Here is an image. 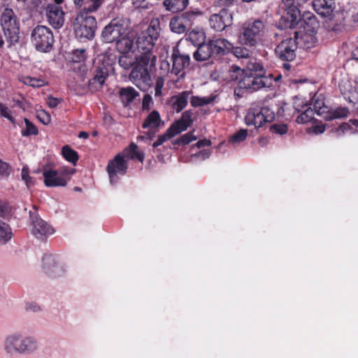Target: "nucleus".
I'll use <instances>...</instances> for the list:
<instances>
[{"instance_id": "nucleus-1", "label": "nucleus", "mask_w": 358, "mask_h": 358, "mask_svg": "<svg viewBox=\"0 0 358 358\" xmlns=\"http://www.w3.org/2000/svg\"><path fill=\"white\" fill-rule=\"evenodd\" d=\"M106 43H115L117 50L122 53L133 51L134 48L132 36H129L128 25L122 19H113L101 32Z\"/></svg>"}, {"instance_id": "nucleus-2", "label": "nucleus", "mask_w": 358, "mask_h": 358, "mask_svg": "<svg viewBox=\"0 0 358 358\" xmlns=\"http://www.w3.org/2000/svg\"><path fill=\"white\" fill-rule=\"evenodd\" d=\"M160 29L159 20L154 18L148 29L142 31L136 39V48L141 53L138 57L144 64H156L157 58L152 50L159 36Z\"/></svg>"}, {"instance_id": "nucleus-3", "label": "nucleus", "mask_w": 358, "mask_h": 358, "mask_svg": "<svg viewBox=\"0 0 358 358\" xmlns=\"http://www.w3.org/2000/svg\"><path fill=\"white\" fill-rule=\"evenodd\" d=\"M38 348V343L35 337L20 331L8 334L3 342V349L10 356L30 355Z\"/></svg>"}, {"instance_id": "nucleus-4", "label": "nucleus", "mask_w": 358, "mask_h": 358, "mask_svg": "<svg viewBox=\"0 0 358 358\" xmlns=\"http://www.w3.org/2000/svg\"><path fill=\"white\" fill-rule=\"evenodd\" d=\"M265 29L266 24L261 20L248 21L243 23L239 29L238 41L242 45L254 47L260 41Z\"/></svg>"}, {"instance_id": "nucleus-5", "label": "nucleus", "mask_w": 358, "mask_h": 358, "mask_svg": "<svg viewBox=\"0 0 358 358\" xmlns=\"http://www.w3.org/2000/svg\"><path fill=\"white\" fill-rule=\"evenodd\" d=\"M171 60L173 62L172 69L168 73L169 78V83H171L176 87H180L179 85L181 80L185 78V72L184 69L189 64V56L182 55L180 52L178 47H174L172 52Z\"/></svg>"}, {"instance_id": "nucleus-6", "label": "nucleus", "mask_w": 358, "mask_h": 358, "mask_svg": "<svg viewBox=\"0 0 358 358\" xmlns=\"http://www.w3.org/2000/svg\"><path fill=\"white\" fill-rule=\"evenodd\" d=\"M96 28V20L85 10H80L75 19L73 29L76 37L92 39Z\"/></svg>"}, {"instance_id": "nucleus-7", "label": "nucleus", "mask_w": 358, "mask_h": 358, "mask_svg": "<svg viewBox=\"0 0 358 358\" xmlns=\"http://www.w3.org/2000/svg\"><path fill=\"white\" fill-rule=\"evenodd\" d=\"M1 25L7 41L14 44L19 41V23L11 8H6L1 15Z\"/></svg>"}, {"instance_id": "nucleus-8", "label": "nucleus", "mask_w": 358, "mask_h": 358, "mask_svg": "<svg viewBox=\"0 0 358 358\" xmlns=\"http://www.w3.org/2000/svg\"><path fill=\"white\" fill-rule=\"evenodd\" d=\"M31 38L36 49L45 52L50 50L55 41L52 31L43 25H38L33 29Z\"/></svg>"}, {"instance_id": "nucleus-9", "label": "nucleus", "mask_w": 358, "mask_h": 358, "mask_svg": "<svg viewBox=\"0 0 358 358\" xmlns=\"http://www.w3.org/2000/svg\"><path fill=\"white\" fill-rule=\"evenodd\" d=\"M74 173V169L67 166L60 167L57 171H46L43 172L44 182L48 187H64L66 185Z\"/></svg>"}, {"instance_id": "nucleus-10", "label": "nucleus", "mask_w": 358, "mask_h": 358, "mask_svg": "<svg viewBox=\"0 0 358 358\" xmlns=\"http://www.w3.org/2000/svg\"><path fill=\"white\" fill-rule=\"evenodd\" d=\"M138 64L133 68L130 74V80L141 90L145 91L150 85L151 77L148 73V67H153L155 65L143 63L137 57Z\"/></svg>"}, {"instance_id": "nucleus-11", "label": "nucleus", "mask_w": 358, "mask_h": 358, "mask_svg": "<svg viewBox=\"0 0 358 358\" xmlns=\"http://www.w3.org/2000/svg\"><path fill=\"white\" fill-rule=\"evenodd\" d=\"M64 0H51L45 8V15L48 23L55 29L62 27L64 23V12L62 4Z\"/></svg>"}, {"instance_id": "nucleus-12", "label": "nucleus", "mask_w": 358, "mask_h": 358, "mask_svg": "<svg viewBox=\"0 0 358 358\" xmlns=\"http://www.w3.org/2000/svg\"><path fill=\"white\" fill-rule=\"evenodd\" d=\"M274 117V113L267 107L251 108L245 117V122L247 125H253L258 128L266 122H271Z\"/></svg>"}, {"instance_id": "nucleus-13", "label": "nucleus", "mask_w": 358, "mask_h": 358, "mask_svg": "<svg viewBox=\"0 0 358 358\" xmlns=\"http://www.w3.org/2000/svg\"><path fill=\"white\" fill-rule=\"evenodd\" d=\"M273 84V76L264 75H245L239 82L240 87L257 91L263 88L270 87Z\"/></svg>"}, {"instance_id": "nucleus-14", "label": "nucleus", "mask_w": 358, "mask_h": 358, "mask_svg": "<svg viewBox=\"0 0 358 358\" xmlns=\"http://www.w3.org/2000/svg\"><path fill=\"white\" fill-rule=\"evenodd\" d=\"M196 17L194 13L190 12H186L180 15L175 16L170 20L169 27L176 34H183L189 30L193 25Z\"/></svg>"}, {"instance_id": "nucleus-15", "label": "nucleus", "mask_w": 358, "mask_h": 358, "mask_svg": "<svg viewBox=\"0 0 358 358\" xmlns=\"http://www.w3.org/2000/svg\"><path fill=\"white\" fill-rule=\"evenodd\" d=\"M127 169V163L125 157L122 154L117 155L115 158L108 162L106 167L111 184L117 182V175H124Z\"/></svg>"}, {"instance_id": "nucleus-16", "label": "nucleus", "mask_w": 358, "mask_h": 358, "mask_svg": "<svg viewBox=\"0 0 358 358\" xmlns=\"http://www.w3.org/2000/svg\"><path fill=\"white\" fill-rule=\"evenodd\" d=\"M297 43L295 40L288 38L282 41L275 48V52L281 60L293 61L296 57Z\"/></svg>"}, {"instance_id": "nucleus-17", "label": "nucleus", "mask_w": 358, "mask_h": 358, "mask_svg": "<svg viewBox=\"0 0 358 358\" xmlns=\"http://www.w3.org/2000/svg\"><path fill=\"white\" fill-rule=\"evenodd\" d=\"M32 222V233L37 238H43L49 235H52L55 230L45 221L38 217V215L30 213Z\"/></svg>"}, {"instance_id": "nucleus-18", "label": "nucleus", "mask_w": 358, "mask_h": 358, "mask_svg": "<svg viewBox=\"0 0 358 358\" xmlns=\"http://www.w3.org/2000/svg\"><path fill=\"white\" fill-rule=\"evenodd\" d=\"M231 22V17L226 10L213 14L209 20L210 26L217 31H222Z\"/></svg>"}, {"instance_id": "nucleus-19", "label": "nucleus", "mask_w": 358, "mask_h": 358, "mask_svg": "<svg viewBox=\"0 0 358 358\" xmlns=\"http://www.w3.org/2000/svg\"><path fill=\"white\" fill-rule=\"evenodd\" d=\"M208 41L212 48L215 59L227 54L234 48L231 43L223 38H213Z\"/></svg>"}, {"instance_id": "nucleus-20", "label": "nucleus", "mask_w": 358, "mask_h": 358, "mask_svg": "<svg viewBox=\"0 0 358 358\" xmlns=\"http://www.w3.org/2000/svg\"><path fill=\"white\" fill-rule=\"evenodd\" d=\"M42 262L45 271L52 277L60 276L64 271L62 266L57 264L56 259L52 255H44Z\"/></svg>"}, {"instance_id": "nucleus-21", "label": "nucleus", "mask_w": 358, "mask_h": 358, "mask_svg": "<svg viewBox=\"0 0 358 358\" xmlns=\"http://www.w3.org/2000/svg\"><path fill=\"white\" fill-rule=\"evenodd\" d=\"M308 0H282V8L290 16L292 21H295L300 15V6Z\"/></svg>"}, {"instance_id": "nucleus-22", "label": "nucleus", "mask_w": 358, "mask_h": 358, "mask_svg": "<svg viewBox=\"0 0 358 358\" xmlns=\"http://www.w3.org/2000/svg\"><path fill=\"white\" fill-rule=\"evenodd\" d=\"M108 76V70L104 66L97 67L94 77L89 81V87L92 90H100Z\"/></svg>"}, {"instance_id": "nucleus-23", "label": "nucleus", "mask_w": 358, "mask_h": 358, "mask_svg": "<svg viewBox=\"0 0 358 358\" xmlns=\"http://www.w3.org/2000/svg\"><path fill=\"white\" fill-rule=\"evenodd\" d=\"M191 94V91H183L177 95L173 96L170 99L172 109L176 113L182 111L187 105Z\"/></svg>"}, {"instance_id": "nucleus-24", "label": "nucleus", "mask_w": 358, "mask_h": 358, "mask_svg": "<svg viewBox=\"0 0 358 358\" xmlns=\"http://www.w3.org/2000/svg\"><path fill=\"white\" fill-rule=\"evenodd\" d=\"M315 10L322 16H329L335 8V0H314Z\"/></svg>"}, {"instance_id": "nucleus-25", "label": "nucleus", "mask_w": 358, "mask_h": 358, "mask_svg": "<svg viewBox=\"0 0 358 358\" xmlns=\"http://www.w3.org/2000/svg\"><path fill=\"white\" fill-rule=\"evenodd\" d=\"M192 111L186 110L182 114L181 117L178 121L171 125L174 131H177V134L185 131L190 126L192 122Z\"/></svg>"}, {"instance_id": "nucleus-26", "label": "nucleus", "mask_w": 358, "mask_h": 358, "mask_svg": "<svg viewBox=\"0 0 358 358\" xmlns=\"http://www.w3.org/2000/svg\"><path fill=\"white\" fill-rule=\"evenodd\" d=\"M193 57L195 60L199 62L215 59L209 41L199 45L197 50L194 52Z\"/></svg>"}, {"instance_id": "nucleus-27", "label": "nucleus", "mask_w": 358, "mask_h": 358, "mask_svg": "<svg viewBox=\"0 0 358 358\" xmlns=\"http://www.w3.org/2000/svg\"><path fill=\"white\" fill-rule=\"evenodd\" d=\"M245 68V75L257 76L266 74V70L262 63L255 59L248 61Z\"/></svg>"}, {"instance_id": "nucleus-28", "label": "nucleus", "mask_w": 358, "mask_h": 358, "mask_svg": "<svg viewBox=\"0 0 358 358\" xmlns=\"http://www.w3.org/2000/svg\"><path fill=\"white\" fill-rule=\"evenodd\" d=\"M188 0H164L163 3L166 9L172 13L185 10L188 5Z\"/></svg>"}, {"instance_id": "nucleus-29", "label": "nucleus", "mask_w": 358, "mask_h": 358, "mask_svg": "<svg viewBox=\"0 0 358 358\" xmlns=\"http://www.w3.org/2000/svg\"><path fill=\"white\" fill-rule=\"evenodd\" d=\"M119 95L122 103L124 105H128L139 96V93L134 88L127 87L121 88L119 91Z\"/></svg>"}, {"instance_id": "nucleus-30", "label": "nucleus", "mask_w": 358, "mask_h": 358, "mask_svg": "<svg viewBox=\"0 0 358 358\" xmlns=\"http://www.w3.org/2000/svg\"><path fill=\"white\" fill-rule=\"evenodd\" d=\"M162 122L159 113L157 110L152 111L145 118L143 128L155 129L158 127Z\"/></svg>"}, {"instance_id": "nucleus-31", "label": "nucleus", "mask_w": 358, "mask_h": 358, "mask_svg": "<svg viewBox=\"0 0 358 358\" xmlns=\"http://www.w3.org/2000/svg\"><path fill=\"white\" fill-rule=\"evenodd\" d=\"M350 111L348 108L338 107L336 108L329 110L324 117V118L327 121H330L334 119L343 118L346 117L348 115Z\"/></svg>"}, {"instance_id": "nucleus-32", "label": "nucleus", "mask_w": 358, "mask_h": 358, "mask_svg": "<svg viewBox=\"0 0 358 358\" xmlns=\"http://www.w3.org/2000/svg\"><path fill=\"white\" fill-rule=\"evenodd\" d=\"M217 97V95H210L209 96H192L190 99V103L193 107L203 106L214 102Z\"/></svg>"}, {"instance_id": "nucleus-33", "label": "nucleus", "mask_w": 358, "mask_h": 358, "mask_svg": "<svg viewBox=\"0 0 358 358\" xmlns=\"http://www.w3.org/2000/svg\"><path fill=\"white\" fill-rule=\"evenodd\" d=\"M122 155H123L124 157L137 159L140 162H143L144 159L143 155L138 151V146L134 143H131Z\"/></svg>"}, {"instance_id": "nucleus-34", "label": "nucleus", "mask_w": 358, "mask_h": 358, "mask_svg": "<svg viewBox=\"0 0 358 358\" xmlns=\"http://www.w3.org/2000/svg\"><path fill=\"white\" fill-rule=\"evenodd\" d=\"M12 237L10 227L0 219V245L6 244Z\"/></svg>"}, {"instance_id": "nucleus-35", "label": "nucleus", "mask_w": 358, "mask_h": 358, "mask_svg": "<svg viewBox=\"0 0 358 358\" xmlns=\"http://www.w3.org/2000/svg\"><path fill=\"white\" fill-rule=\"evenodd\" d=\"M62 154L66 160L73 165L76 164V162L78 160V155L77 152L71 149L69 145H64L62 148Z\"/></svg>"}, {"instance_id": "nucleus-36", "label": "nucleus", "mask_w": 358, "mask_h": 358, "mask_svg": "<svg viewBox=\"0 0 358 358\" xmlns=\"http://www.w3.org/2000/svg\"><path fill=\"white\" fill-rule=\"evenodd\" d=\"M176 135L177 131H175L174 129L170 126L165 134L160 135L158 137L157 140L152 144V146L154 148H157Z\"/></svg>"}, {"instance_id": "nucleus-37", "label": "nucleus", "mask_w": 358, "mask_h": 358, "mask_svg": "<svg viewBox=\"0 0 358 358\" xmlns=\"http://www.w3.org/2000/svg\"><path fill=\"white\" fill-rule=\"evenodd\" d=\"M248 136L247 129H240L237 132L234 133L229 138V142L231 144L235 145L238 144L246 139Z\"/></svg>"}, {"instance_id": "nucleus-38", "label": "nucleus", "mask_w": 358, "mask_h": 358, "mask_svg": "<svg viewBox=\"0 0 358 358\" xmlns=\"http://www.w3.org/2000/svg\"><path fill=\"white\" fill-rule=\"evenodd\" d=\"M25 129L22 130V136H29L31 135L38 134V129L35 125L31 123L28 119L24 118Z\"/></svg>"}, {"instance_id": "nucleus-39", "label": "nucleus", "mask_w": 358, "mask_h": 358, "mask_svg": "<svg viewBox=\"0 0 358 358\" xmlns=\"http://www.w3.org/2000/svg\"><path fill=\"white\" fill-rule=\"evenodd\" d=\"M314 110L311 108H307L303 113L298 116L296 121L299 124H305L313 119Z\"/></svg>"}, {"instance_id": "nucleus-40", "label": "nucleus", "mask_w": 358, "mask_h": 358, "mask_svg": "<svg viewBox=\"0 0 358 358\" xmlns=\"http://www.w3.org/2000/svg\"><path fill=\"white\" fill-rule=\"evenodd\" d=\"M22 83L34 87H39L45 85V81L43 80L29 76L23 78Z\"/></svg>"}, {"instance_id": "nucleus-41", "label": "nucleus", "mask_w": 358, "mask_h": 358, "mask_svg": "<svg viewBox=\"0 0 358 358\" xmlns=\"http://www.w3.org/2000/svg\"><path fill=\"white\" fill-rule=\"evenodd\" d=\"M103 1V0H90L88 5L82 10H85L87 13L94 12L98 10Z\"/></svg>"}, {"instance_id": "nucleus-42", "label": "nucleus", "mask_w": 358, "mask_h": 358, "mask_svg": "<svg viewBox=\"0 0 358 358\" xmlns=\"http://www.w3.org/2000/svg\"><path fill=\"white\" fill-rule=\"evenodd\" d=\"M103 1V0H90L88 5L82 10H85L87 13L94 12L98 10Z\"/></svg>"}, {"instance_id": "nucleus-43", "label": "nucleus", "mask_w": 358, "mask_h": 358, "mask_svg": "<svg viewBox=\"0 0 358 358\" xmlns=\"http://www.w3.org/2000/svg\"><path fill=\"white\" fill-rule=\"evenodd\" d=\"M352 126H353V124L350 122V120L348 122H344L339 126L336 132L338 136L345 134L346 131H350L351 134H355L356 131L352 128Z\"/></svg>"}, {"instance_id": "nucleus-44", "label": "nucleus", "mask_w": 358, "mask_h": 358, "mask_svg": "<svg viewBox=\"0 0 358 358\" xmlns=\"http://www.w3.org/2000/svg\"><path fill=\"white\" fill-rule=\"evenodd\" d=\"M271 131L273 133L283 135L287 132L288 128L286 124H275L271 127Z\"/></svg>"}, {"instance_id": "nucleus-45", "label": "nucleus", "mask_w": 358, "mask_h": 358, "mask_svg": "<svg viewBox=\"0 0 358 358\" xmlns=\"http://www.w3.org/2000/svg\"><path fill=\"white\" fill-rule=\"evenodd\" d=\"M85 59V50L78 49L73 52L72 60L73 62H80Z\"/></svg>"}, {"instance_id": "nucleus-46", "label": "nucleus", "mask_w": 358, "mask_h": 358, "mask_svg": "<svg viewBox=\"0 0 358 358\" xmlns=\"http://www.w3.org/2000/svg\"><path fill=\"white\" fill-rule=\"evenodd\" d=\"M164 85V78L163 77H158L156 80L155 95V96H160L162 94V89Z\"/></svg>"}, {"instance_id": "nucleus-47", "label": "nucleus", "mask_w": 358, "mask_h": 358, "mask_svg": "<svg viewBox=\"0 0 358 358\" xmlns=\"http://www.w3.org/2000/svg\"><path fill=\"white\" fill-rule=\"evenodd\" d=\"M0 115L2 117L7 118L12 123H15L14 118L11 115L10 110L2 103H0Z\"/></svg>"}, {"instance_id": "nucleus-48", "label": "nucleus", "mask_w": 358, "mask_h": 358, "mask_svg": "<svg viewBox=\"0 0 358 358\" xmlns=\"http://www.w3.org/2000/svg\"><path fill=\"white\" fill-rule=\"evenodd\" d=\"M37 117L39 120L44 124H48L51 122L50 115L43 110L38 111Z\"/></svg>"}, {"instance_id": "nucleus-49", "label": "nucleus", "mask_w": 358, "mask_h": 358, "mask_svg": "<svg viewBox=\"0 0 358 358\" xmlns=\"http://www.w3.org/2000/svg\"><path fill=\"white\" fill-rule=\"evenodd\" d=\"M196 137L194 136V134L192 132H188L184 135H182L180 138L179 141H182V144L187 145L189 143L196 141Z\"/></svg>"}, {"instance_id": "nucleus-50", "label": "nucleus", "mask_w": 358, "mask_h": 358, "mask_svg": "<svg viewBox=\"0 0 358 358\" xmlns=\"http://www.w3.org/2000/svg\"><path fill=\"white\" fill-rule=\"evenodd\" d=\"M10 171L9 165L0 160V178L7 177L10 173Z\"/></svg>"}, {"instance_id": "nucleus-51", "label": "nucleus", "mask_w": 358, "mask_h": 358, "mask_svg": "<svg viewBox=\"0 0 358 358\" xmlns=\"http://www.w3.org/2000/svg\"><path fill=\"white\" fill-rule=\"evenodd\" d=\"M314 110H315L317 115H321L324 113V110L327 108L324 106V102L322 101H319L318 99L315 100L314 101Z\"/></svg>"}, {"instance_id": "nucleus-52", "label": "nucleus", "mask_w": 358, "mask_h": 358, "mask_svg": "<svg viewBox=\"0 0 358 358\" xmlns=\"http://www.w3.org/2000/svg\"><path fill=\"white\" fill-rule=\"evenodd\" d=\"M234 54L237 57L248 58L249 57V51L243 48H236Z\"/></svg>"}, {"instance_id": "nucleus-53", "label": "nucleus", "mask_w": 358, "mask_h": 358, "mask_svg": "<svg viewBox=\"0 0 358 358\" xmlns=\"http://www.w3.org/2000/svg\"><path fill=\"white\" fill-rule=\"evenodd\" d=\"M152 99L150 94H145L143 99L142 108L143 110H149Z\"/></svg>"}, {"instance_id": "nucleus-54", "label": "nucleus", "mask_w": 358, "mask_h": 358, "mask_svg": "<svg viewBox=\"0 0 358 358\" xmlns=\"http://www.w3.org/2000/svg\"><path fill=\"white\" fill-rule=\"evenodd\" d=\"M22 178L24 180L27 186L31 183V178L29 176L28 168L27 166H24L22 169Z\"/></svg>"}, {"instance_id": "nucleus-55", "label": "nucleus", "mask_w": 358, "mask_h": 358, "mask_svg": "<svg viewBox=\"0 0 358 358\" xmlns=\"http://www.w3.org/2000/svg\"><path fill=\"white\" fill-rule=\"evenodd\" d=\"M27 311H31L33 313H38L41 311V308L39 305L36 303H29L26 305L25 307Z\"/></svg>"}, {"instance_id": "nucleus-56", "label": "nucleus", "mask_w": 358, "mask_h": 358, "mask_svg": "<svg viewBox=\"0 0 358 358\" xmlns=\"http://www.w3.org/2000/svg\"><path fill=\"white\" fill-rule=\"evenodd\" d=\"M59 103H60V100L58 99L57 98L48 96L47 99V103L51 108H56L58 106Z\"/></svg>"}, {"instance_id": "nucleus-57", "label": "nucleus", "mask_w": 358, "mask_h": 358, "mask_svg": "<svg viewBox=\"0 0 358 358\" xmlns=\"http://www.w3.org/2000/svg\"><path fill=\"white\" fill-rule=\"evenodd\" d=\"M196 36H198V39L203 40V37H204V34L203 32H201V31H192L189 34V40L192 41V42H194V37Z\"/></svg>"}, {"instance_id": "nucleus-58", "label": "nucleus", "mask_w": 358, "mask_h": 358, "mask_svg": "<svg viewBox=\"0 0 358 358\" xmlns=\"http://www.w3.org/2000/svg\"><path fill=\"white\" fill-rule=\"evenodd\" d=\"M211 145V142L210 140L203 139L199 141L194 145L198 148H201L204 146H209Z\"/></svg>"}, {"instance_id": "nucleus-59", "label": "nucleus", "mask_w": 358, "mask_h": 358, "mask_svg": "<svg viewBox=\"0 0 358 358\" xmlns=\"http://www.w3.org/2000/svg\"><path fill=\"white\" fill-rule=\"evenodd\" d=\"M132 5L136 8H145V0H131Z\"/></svg>"}, {"instance_id": "nucleus-60", "label": "nucleus", "mask_w": 358, "mask_h": 358, "mask_svg": "<svg viewBox=\"0 0 358 358\" xmlns=\"http://www.w3.org/2000/svg\"><path fill=\"white\" fill-rule=\"evenodd\" d=\"M313 132L316 134H322L325 131V126L323 124L316 125L313 129Z\"/></svg>"}, {"instance_id": "nucleus-61", "label": "nucleus", "mask_w": 358, "mask_h": 358, "mask_svg": "<svg viewBox=\"0 0 358 358\" xmlns=\"http://www.w3.org/2000/svg\"><path fill=\"white\" fill-rule=\"evenodd\" d=\"M210 155V152L209 150H204L200 151L195 155L198 157H202L203 159H206V158L209 157Z\"/></svg>"}, {"instance_id": "nucleus-62", "label": "nucleus", "mask_w": 358, "mask_h": 358, "mask_svg": "<svg viewBox=\"0 0 358 358\" xmlns=\"http://www.w3.org/2000/svg\"><path fill=\"white\" fill-rule=\"evenodd\" d=\"M259 143L262 146H265L268 143V139L266 138L262 137L259 139Z\"/></svg>"}, {"instance_id": "nucleus-63", "label": "nucleus", "mask_w": 358, "mask_h": 358, "mask_svg": "<svg viewBox=\"0 0 358 358\" xmlns=\"http://www.w3.org/2000/svg\"><path fill=\"white\" fill-rule=\"evenodd\" d=\"M4 214H5V207L2 205V203L0 201V217H3Z\"/></svg>"}, {"instance_id": "nucleus-64", "label": "nucleus", "mask_w": 358, "mask_h": 358, "mask_svg": "<svg viewBox=\"0 0 358 358\" xmlns=\"http://www.w3.org/2000/svg\"><path fill=\"white\" fill-rule=\"evenodd\" d=\"M88 136H89V134L87 132H85V131H81L78 134V137L79 138H87Z\"/></svg>"}]
</instances>
